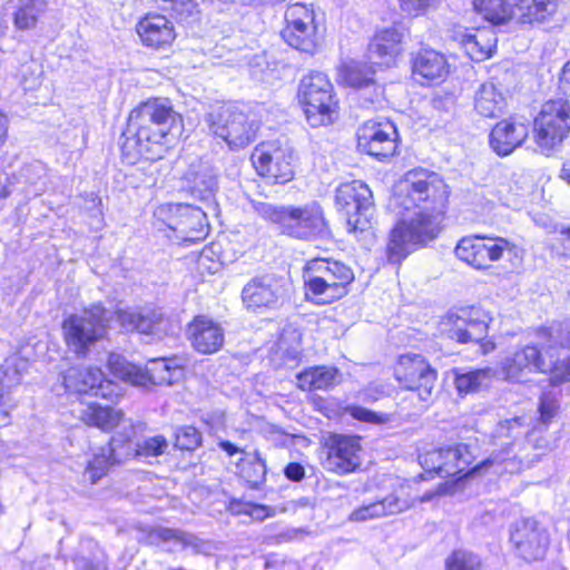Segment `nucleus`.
<instances>
[{"label":"nucleus","mask_w":570,"mask_h":570,"mask_svg":"<svg viewBox=\"0 0 570 570\" xmlns=\"http://www.w3.org/2000/svg\"><path fill=\"white\" fill-rule=\"evenodd\" d=\"M448 197V187L438 174L414 169L405 175L396 186L390 206L413 213L391 232L386 249L390 263L399 264L439 236Z\"/></svg>","instance_id":"nucleus-1"},{"label":"nucleus","mask_w":570,"mask_h":570,"mask_svg":"<svg viewBox=\"0 0 570 570\" xmlns=\"http://www.w3.org/2000/svg\"><path fill=\"white\" fill-rule=\"evenodd\" d=\"M183 128V118L168 99H148L129 114L122 153L132 161L137 157L160 159L177 141Z\"/></svg>","instance_id":"nucleus-2"},{"label":"nucleus","mask_w":570,"mask_h":570,"mask_svg":"<svg viewBox=\"0 0 570 570\" xmlns=\"http://www.w3.org/2000/svg\"><path fill=\"white\" fill-rule=\"evenodd\" d=\"M491 443L493 450L482 465L497 466L499 473L529 469L557 448L548 426L535 423L530 428L524 415L500 421L491 433Z\"/></svg>","instance_id":"nucleus-3"},{"label":"nucleus","mask_w":570,"mask_h":570,"mask_svg":"<svg viewBox=\"0 0 570 570\" xmlns=\"http://www.w3.org/2000/svg\"><path fill=\"white\" fill-rule=\"evenodd\" d=\"M250 205L264 220L276 225L282 234L289 237L308 240L315 237L327 238L331 236L323 208L316 203L296 207L276 206L252 199Z\"/></svg>","instance_id":"nucleus-4"},{"label":"nucleus","mask_w":570,"mask_h":570,"mask_svg":"<svg viewBox=\"0 0 570 570\" xmlns=\"http://www.w3.org/2000/svg\"><path fill=\"white\" fill-rule=\"evenodd\" d=\"M473 7L493 24H503L509 20L532 24L554 14L558 0H473Z\"/></svg>","instance_id":"nucleus-5"},{"label":"nucleus","mask_w":570,"mask_h":570,"mask_svg":"<svg viewBox=\"0 0 570 570\" xmlns=\"http://www.w3.org/2000/svg\"><path fill=\"white\" fill-rule=\"evenodd\" d=\"M108 367L116 377L137 386L173 385L181 376V367L176 358H154L147 363L146 368H141L124 356L111 353Z\"/></svg>","instance_id":"nucleus-6"},{"label":"nucleus","mask_w":570,"mask_h":570,"mask_svg":"<svg viewBox=\"0 0 570 570\" xmlns=\"http://www.w3.org/2000/svg\"><path fill=\"white\" fill-rule=\"evenodd\" d=\"M570 131V102L549 100L541 107L533 121V139L539 151L550 155L557 150Z\"/></svg>","instance_id":"nucleus-7"},{"label":"nucleus","mask_w":570,"mask_h":570,"mask_svg":"<svg viewBox=\"0 0 570 570\" xmlns=\"http://www.w3.org/2000/svg\"><path fill=\"white\" fill-rule=\"evenodd\" d=\"M297 97L312 127L333 121V116L336 114V101L333 96V85L325 73L314 71L303 77Z\"/></svg>","instance_id":"nucleus-8"},{"label":"nucleus","mask_w":570,"mask_h":570,"mask_svg":"<svg viewBox=\"0 0 570 570\" xmlns=\"http://www.w3.org/2000/svg\"><path fill=\"white\" fill-rule=\"evenodd\" d=\"M110 316L111 312L99 304L79 315L69 316L62 325L68 347L75 354L85 356L89 347L105 335Z\"/></svg>","instance_id":"nucleus-9"},{"label":"nucleus","mask_w":570,"mask_h":570,"mask_svg":"<svg viewBox=\"0 0 570 570\" xmlns=\"http://www.w3.org/2000/svg\"><path fill=\"white\" fill-rule=\"evenodd\" d=\"M209 130L223 139L230 150L244 149L256 139L258 126L232 106H222L206 117Z\"/></svg>","instance_id":"nucleus-10"},{"label":"nucleus","mask_w":570,"mask_h":570,"mask_svg":"<svg viewBox=\"0 0 570 570\" xmlns=\"http://www.w3.org/2000/svg\"><path fill=\"white\" fill-rule=\"evenodd\" d=\"M395 379L405 390L416 393L422 407H428L435 399L438 373L422 355H402L395 368Z\"/></svg>","instance_id":"nucleus-11"},{"label":"nucleus","mask_w":570,"mask_h":570,"mask_svg":"<svg viewBox=\"0 0 570 570\" xmlns=\"http://www.w3.org/2000/svg\"><path fill=\"white\" fill-rule=\"evenodd\" d=\"M335 203L346 217L350 232H363L370 226L373 196L367 185L360 180L340 185L336 189Z\"/></svg>","instance_id":"nucleus-12"},{"label":"nucleus","mask_w":570,"mask_h":570,"mask_svg":"<svg viewBox=\"0 0 570 570\" xmlns=\"http://www.w3.org/2000/svg\"><path fill=\"white\" fill-rule=\"evenodd\" d=\"M314 11L303 3L288 6L285 11L286 26L283 39L293 48L313 55L320 47V37L314 23Z\"/></svg>","instance_id":"nucleus-13"},{"label":"nucleus","mask_w":570,"mask_h":570,"mask_svg":"<svg viewBox=\"0 0 570 570\" xmlns=\"http://www.w3.org/2000/svg\"><path fill=\"white\" fill-rule=\"evenodd\" d=\"M168 214L166 225L176 235L177 242L193 244L207 235V213L205 208L188 204L167 205L160 208V215Z\"/></svg>","instance_id":"nucleus-14"},{"label":"nucleus","mask_w":570,"mask_h":570,"mask_svg":"<svg viewBox=\"0 0 570 570\" xmlns=\"http://www.w3.org/2000/svg\"><path fill=\"white\" fill-rule=\"evenodd\" d=\"M490 315L479 307H463L442 321L448 336L458 343L481 342L488 334Z\"/></svg>","instance_id":"nucleus-15"},{"label":"nucleus","mask_w":570,"mask_h":570,"mask_svg":"<svg viewBox=\"0 0 570 570\" xmlns=\"http://www.w3.org/2000/svg\"><path fill=\"white\" fill-rule=\"evenodd\" d=\"M510 242L502 237H487L484 235H473L463 237L456 245L455 256L473 266L474 268H485L491 262L499 261L503 253L510 249Z\"/></svg>","instance_id":"nucleus-16"},{"label":"nucleus","mask_w":570,"mask_h":570,"mask_svg":"<svg viewBox=\"0 0 570 570\" xmlns=\"http://www.w3.org/2000/svg\"><path fill=\"white\" fill-rule=\"evenodd\" d=\"M510 540L519 557L528 562L543 559L550 542L548 530L531 518L513 523Z\"/></svg>","instance_id":"nucleus-17"},{"label":"nucleus","mask_w":570,"mask_h":570,"mask_svg":"<svg viewBox=\"0 0 570 570\" xmlns=\"http://www.w3.org/2000/svg\"><path fill=\"white\" fill-rule=\"evenodd\" d=\"M292 160V150L275 144H263L252 154L257 173L273 184H285L294 177Z\"/></svg>","instance_id":"nucleus-18"},{"label":"nucleus","mask_w":570,"mask_h":570,"mask_svg":"<svg viewBox=\"0 0 570 570\" xmlns=\"http://www.w3.org/2000/svg\"><path fill=\"white\" fill-rule=\"evenodd\" d=\"M324 469L338 475L354 472L361 465L358 436L331 434L325 441Z\"/></svg>","instance_id":"nucleus-19"},{"label":"nucleus","mask_w":570,"mask_h":570,"mask_svg":"<svg viewBox=\"0 0 570 570\" xmlns=\"http://www.w3.org/2000/svg\"><path fill=\"white\" fill-rule=\"evenodd\" d=\"M396 138V128L390 120H368L358 129L357 144L366 154L384 159L395 154Z\"/></svg>","instance_id":"nucleus-20"},{"label":"nucleus","mask_w":570,"mask_h":570,"mask_svg":"<svg viewBox=\"0 0 570 570\" xmlns=\"http://www.w3.org/2000/svg\"><path fill=\"white\" fill-rule=\"evenodd\" d=\"M549 367L546 356L535 345H525L501 361L497 377L519 382L532 371L547 372Z\"/></svg>","instance_id":"nucleus-21"},{"label":"nucleus","mask_w":570,"mask_h":570,"mask_svg":"<svg viewBox=\"0 0 570 570\" xmlns=\"http://www.w3.org/2000/svg\"><path fill=\"white\" fill-rule=\"evenodd\" d=\"M529 136L528 125L515 118L499 121L490 132V146L499 156H508Z\"/></svg>","instance_id":"nucleus-22"},{"label":"nucleus","mask_w":570,"mask_h":570,"mask_svg":"<svg viewBox=\"0 0 570 570\" xmlns=\"http://www.w3.org/2000/svg\"><path fill=\"white\" fill-rule=\"evenodd\" d=\"M118 320L127 331H137L158 337L167 334L170 323L159 309L144 308L140 311H120Z\"/></svg>","instance_id":"nucleus-23"},{"label":"nucleus","mask_w":570,"mask_h":570,"mask_svg":"<svg viewBox=\"0 0 570 570\" xmlns=\"http://www.w3.org/2000/svg\"><path fill=\"white\" fill-rule=\"evenodd\" d=\"M191 193L204 202L206 209H216L215 193L218 188L217 169L208 161L191 164L186 173Z\"/></svg>","instance_id":"nucleus-24"},{"label":"nucleus","mask_w":570,"mask_h":570,"mask_svg":"<svg viewBox=\"0 0 570 570\" xmlns=\"http://www.w3.org/2000/svg\"><path fill=\"white\" fill-rule=\"evenodd\" d=\"M193 347L203 354H212L224 344V330L206 316H196L187 328Z\"/></svg>","instance_id":"nucleus-25"},{"label":"nucleus","mask_w":570,"mask_h":570,"mask_svg":"<svg viewBox=\"0 0 570 570\" xmlns=\"http://www.w3.org/2000/svg\"><path fill=\"white\" fill-rule=\"evenodd\" d=\"M141 42L153 49H164L171 45L176 35L173 23L164 16H147L137 24Z\"/></svg>","instance_id":"nucleus-26"},{"label":"nucleus","mask_w":570,"mask_h":570,"mask_svg":"<svg viewBox=\"0 0 570 570\" xmlns=\"http://www.w3.org/2000/svg\"><path fill=\"white\" fill-rule=\"evenodd\" d=\"M402 33L396 28H387L377 32L368 46L372 63L391 67L401 53Z\"/></svg>","instance_id":"nucleus-27"},{"label":"nucleus","mask_w":570,"mask_h":570,"mask_svg":"<svg viewBox=\"0 0 570 570\" xmlns=\"http://www.w3.org/2000/svg\"><path fill=\"white\" fill-rule=\"evenodd\" d=\"M338 78L344 85L370 90L368 101L375 102L381 96V90L374 81V71L366 63L358 61H350L344 63L338 71Z\"/></svg>","instance_id":"nucleus-28"},{"label":"nucleus","mask_w":570,"mask_h":570,"mask_svg":"<svg viewBox=\"0 0 570 570\" xmlns=\"http://www.w3.org/2000/svg\"><path fill=\"white\" fill-rule=\"evenodd\" d=\"M62 382L66 390L79 394L94 392L99 394L102 390L104 373L98 367L71 366L63 376Z\"/></svg>","instance_id":"nucleus-29"},{"label":"nucleus","mask_w":570,"mask_h":570,"mask_svg":"<svg viewBox=\"0 0 570 570\" xmlns=\"http://www.w3.org/2000/svg\"><path fill=\"white\" fill-rule=\"evenodd\" d=\"M410 507L411 504L407 500L401 499L395 493H391L379 501L355 509L351 513L350 520L356 522H364L373 519L401 513L407 510Z\"/></svg>","instance_id":"nucleus-30"},{"label":"nucleus","mask_w":570,"mask_h":570,"mask_svg":"<svg viewBox=\"0 0 570 570\" xmlns=\"http://www.w3.org/2000/svg\"><path fill=\"white\" fill-rule=\"evenodd\" d=\"M313 271L321 274L308 276L304 282L305 285H348L353 281L352 271L337 262L333 264L324 261L311 262L307 265L306 274Z\"/></svg>","instance_id":"nucleus-31"},{"label":"nucleus","mask_w":570,"mask_h":570,"mask_svg":"<svg viewBox=\"0 0 570 570\" xmlns=\"http://www.w3.org/2000/svg\"><path fill=\"white\" fill-rule=\"evenodd\" d=\"M29 363L26 358L11 356L6 360L0 368V412L8 415L10 407L9 392L21 383L23 373L28 371Z\"/></svg>","instance_id":"nucleus-32"},{"label":"nucleus","mask_w":570,"mask_h":570,"mask_svg":"<svg viewBox=\"0 0 570 570\" xmlns=\"http://www.w3.org/2000/svg\"><path fill=\"white\" fill-rule=\"evenodd\" d=\"M145 540L150 546H158L160 543H175L179 544L183 549L190 548L195 553L203 551L205 542L180 529L154 527L145 531Z\"/></svg>","instance_id":"nucleus-33"},{"label":"nucleus","mask_w":570,"mask_h":570,"mask_svg":"<svg viewBox=\"0 0 570 570\" xmlns=\"http://www.w3.org/2000/svg\"><path fill=\"white\" fill-rule=\"evenodd\" d=\"M443 461L445 463L453 465V476L458 474L468 475L470 473L487 471L489 469H493L495 473H499L497 466H483L482 461L469 469V466L474 462L475 455L472 451V446L465 443L443 448Z\"/></svg>","instance_id":"nucleus-34"},{"label":"nucleus","mask_w":570,"mask_h":570,"mask_svg":"<svg viewBox=\"0 0 570 570\" xmlns=\"http://www.w3.org/2000/svg\"><path fill=\"white\" fill-rule=\"evenodd\" d=\"M413 73L429 80L443 78L448 73V63L443 55L432 49H425L414 57Z\"/></svg>","instance_id":"nucleus-35"},{"label":"nucleus","mask_w":570,"mask_h":570,"mask_svg":"<svg viewBox=\"0 0 570 570\" xmlns=\"http://www.w3.org/2000/svg\"><path fill=\"white\" fill-rule=\"evenodd\" d=\"M462 46L472 60L482 61L491 57L497 47V38L489 29H476L462 37Z\"/></svg>","instance_id":"nucleus-36"},{"label":"nucleus","mask_w":570,"mask_h":570,"mask_svg":"<svg viewBox=\"0 0 570 570\" xmlns=\"http://www.w3.org/2000/svg\"><path fill=\"white\" fill-rule=\"evenodd\" d=\"M475 110L489 118L499 116L505 107V97L493 82L482 83L474 98Z\"/></svg>","instance_id":"nucleus-37"},{"label":"nucleus","mask_w":570,"mask_h":570,"mask_svg":"<svg viewBox=\"0 0 570 570\" xmlns=\"http://www.w3.org/2000/svg\"><path fill=\"white\" fill-rule=\"evenodd\" d=\"M80 420L87 425L97 426L109 431L116 428L122 420V413L110 406L88 404L79 410Z\"/></svg>","instance_id":"nucleus-38"},{"label":"nucleus","mask_w":570,"mask_h":570,"mask_svg":"<svg viewBox=\"0 0 570 570\" xmlns=\"http://www.w3.org/2000/svg\"><path fill=\"white\" fill-rule=\"evenodd\" d=\"M537 335L543 350L542 354L547 358L553 355L551 351L570 345V322H553L547 327H541Z\"/></svg>","instance_id":"nucleus-39"},{"label":"nucleus","mask_w":570,"mask_h":570,"mask_svg":"<svg viewBox=\"0 0 570 570\" xmlns=\"http://www.w3.org/2000/svg\"><path fill=\"white\" fill-rule=\"evenodd\" d=\"M454 384L459 394H469L480 391L482 387H487L492 379L497 377V368L484 367L465 373H459L454 371Z\"/></svg>","instance_id":"nucleus-40"},{"label":"nucleus","mask_w":570,"mask_h":570,"mask_svg":"<svg viewBox=\"0 0 570 570\" xmlns=\"http://www.w3.org/2000/svg\"><path fill=\"white\" fill-rule=\"evenodd\" d=\"M337 375L335 367H311L297 375V384L302 390H326L336 384Z\"/></svg>","instance_id":"nucleus-41"},{"label":"nucleus","mask_w":570,"mask_h":570,"mask_svg":"<svg viewBox=\"0 0 570 570\" xmlns=\"http://www.w3.org/2000/svg\"><path fill=\"white\" fill-rule=\"evenodd\" d=\"M48 8L47 0H21L14 14L13 23L19 30L36 28L39 18Z\"/></svg>","instance_id":"nucleus-42"},{"label":"nucleus","mask_w":570,"mask_h":570,"mask_svg":"<svg viewBox=\"0 0 570 570\" xmlns=\"http://www.w3.org/2000/svg\"><path fill=\"white\" fill-rule=\"evenodd\" d=\"M47 169L40 161H35L23 166L19 173V178L27 186L22 189V193L28 198L36 197L42 194L46 189V177Z\"/></svg>","instance_id":"nucleus-43"},{"label":"nucleus","mask_w":570,"mask_h":570,"mask_svg":"<svg viewBox=\"0 0 570 570\" xmlns=\"http://www.w3.org/2000/svg\"><path fill=\"white\" fill-rule=\"evenodd\" d=\"M242 299L248 311L257 312L276 305L277 294L272 287H243Z\"/></svg>","instance_id":"nucleus-44"},{"label":"nucleus","mask_w":570,"mask_h":570,"mask_svg":"<svg viewBox=\"0 0 570 570\" xmlns=\"http://www.w3.org/2000/svg\"><path fill=\"white\" fill-rule=\"evenodd\" d=\"M240 478L252 489H259L266 481V463L256 452L255 458L252 460H242L238 463Z\"/></svg>","instance_id":"nucleus-45"},{"label":"nucleus","mask_w":570,"mask_h":570,"mask_svg":"<svg viewBox=\"0 0 570 570\" xmlns=\"http://www.w3.org/2000/svg\"><path fill=\"white\" fill-rule=\"evenodd\" d=\"M559 396L560 392L554 389L544 390L541 393L538 405V424L549 426L553 419L558 416L560 411Z\"/></svg>","instance_id":"nucleus-46"},{"label":"nucleus","mask_w":570,"mask_h":570,"mask_svg":"<svg viewBox=\"0 0 570 570\" xmlns=\"http://www.w3.org/2000/svg\"><path fill=\"white\" fill-rule=\"evenodd\" d=\"M422 468L435 472L441 478L453 476V465L443 461V448L434 449L419 456Z\"/></svg>","instance_id":"nucleus-47"},{"label":"nucleus","mask_w":570,"mask_h":570,"mask_svg":"<svg viewBox=\"0 0 570 570\" xmlns=\"http://www.w3.org/2000/svg\"><path fill=\"white\" fill-rule=\"evenodd\" d=\"M306 301L315 305H327L346 295V287H303Z\"/></svg>","instance_id":"nucleus-48"},{"label":"nucleus","mask_w":570,"mask_h":570,"mask_svg":"<svg viewBox=\"0 0 570 570\" xmlns=\"http://www.w3.org/2000/svg\"><path fill=\"white\" fill-rule=\"evenodd\" d=\"M108 452L107 446L100 448L99 452L94 454V459L88 462L86 474L91 483H96L101 479V476L106 474L108 468L115 464Z\"/></svg>","instance_id":"nucleus-49"},{"label":"nucleus","mask_w":570,"mask_h":570,"mask_svg":"<svg viewBox=\"0 0 570 570\" xmlns=\"http://www.w3.org/2000/svg\"><path fill=\"white\" fill-rule=\"evenodd\" d=\"M448 570H481L480 558L466 550H455L446 559Z\"/></svg>","instance_id":"nucleus-50"},{"label":"nucleus","mask_w":570,"mask_h":570,"mask_svg":"<svg viewBox=\"0 0 570 570\" xmlns=\"http://www.w3.org/2000/svg\"><path fill=\"white\" fill-rule=\"evenodd\" d=\"M107 449L115 464H119L131 458L138 456V453L136 452V444H132L129 440H125L121 436L112 438L107 445Z\"/></svg>","instance_id":"nucleus-51"},{"label":"nucleus","mask_w":570,"mask_h":570,"mask_svg":"<svg viewBox=\"0 0 570 570\" xmlns=\"http://www.w3.org/2000/svg\"><path fill=\"white\" fill-rule=\"evenodd\" d=\"M168 442L163 435L147 438L136 444V452L140 458L158 456L165 453Z\"/></svg>","instance_id":"nucleus-52"},{"label":"nucleus","mask_w":570,"mask_h":570,"mask_svg":"<svg viewBox=\"0 0 570 570\" xmlns=\"http://www.w3.org/2000/svg\"><path fill=\"white\" fill-rule=\"evenodd\" d=\"M345 412L357 421L372 424H385L391 419L386 413H377L358 405H348L345 407Z\"/></svg>","instance_id":"nucleus-53"},{"label":"nucleus","mask_w":570,"mask_h":570,"mask_svg":"<svg viewBox=\"0 0 570 570\" xmlns=\"http://www.w3.org/2000/svg\"><path fill=\"white\" fill-rule=\"evenodd\" d=\"M547 364H550V383L553 386L570 381V357L563 361H553V355L549 356Z\"/></svg>","instance_id":"nucleus-54"},{"label":"nucleus","mask_w":570,"mask_h":570,"mask_svg":"<svg viewBox=\"0 0 570 570\" xmlns=\"http://www.w3.org/2000/svg\"><path fill=\"white\" fill-rule=\"evenodd\" d=\"M200 442L202 435L194 426H183L176 433L175 445L180 450H195Z\"/></svg>","instance_id":"nucleus-55"},{"label":"nucleus","mask_w":570,"mask_h":570,"mask_svg":"<svg viewBox=\"0 0 570 570\" xmlns=\"http://www.w3.org/2000/svg\"><path fill=\"white\" fill-rule=\"evenodd\" d=\"M438 0H400L401 9L410 14H419Z\"/></svg>","instance_id":"nucleus-56"},{"label":"nucleus","mask_w":570,"mask_h":570,"mask_svg":"<svg viewBox=\"0 0 570 570\" xmlns=\"http://www.w3.org/2000/svg\"><path fill=\"white\" fill-rule=\"evenodd\" d=\"M285 476L294 482H299L305 476V469L301 463L292 462L284 469Z\"/></svg>","instance_id":"nucleus-57"},{"label":"nucleus","mask_w":570,"mask_h":570,"mask_svg":"<svg viewBox=\"0 0 570 570\" xmlns=\"http://www.w3.org/2000/svg\"><path fill=\"white\" fill-rule=\"evenodd\" d=\"M250 507V511H246L252 517L264 520L267 517L274 515V509L267 505L262 504H248Z\"/></svg>","instance_id":"nucleus-58"},{"label":"nucleus","mask_w":570,"mask_h":570,"mask_svg":"<svg viewBox=\"0 0 570 570\" xmlns=\"http://www.w3.org/2000/svg\"><path fill=\"white\" fill-rule=\"evenodd\" d=\"M219 446L225 451L227 452L229 455H234L238 452H240L242 450L236 446L235 444H233L232 442L229 441H222L219 443Z\"/></svg>","instance_id":"nucleus-59"},{"label":"nucleus","mask_w":570,"mask_h":570,"mask_svg":"<svg viewBox=\"0 0 570 570\" xmlns=\"http://www.w3.org/2000/svg\"><path fill=\"white\" fill-rule=\"evenodd\" d=\"M561 83H570V60L567 61L560 73Z\"/></svg>","instance_id":"nucleus-60"},{"label":"nucleus","mask_w":570,"mask_h":570,"mask_svg":"<svg viewBox=\"0 0 570 570\" xmlns=\"http://www.w3.org/2000/svg\"><path fill=\"white\" fill-rule=\"evenodd\" d=\"M560 234L563 236V247L569 250L566 255H570V225L560 230Z\"/></svg>","instance_id":"nucleus-61"},{"label":"nucleus","mask_w":570,"mask_h":570,"mask_svg":"<svg viewBox=\"0 0 570 570\" xmlns=\"http://www.w3.org/2000/svg\"><path fill=\"white\" fill-rule=\"evenodd\" d=\"M39 76H40V72H38L37 76H35L31 80H29L23 75L22 76L23 77L22 83H23L24 88L26 89H33L37 86H39L40 85Z\"/></svg>","instance_id":"nucleus-62"},{"label":"nucleus","mask_w":570,"mask_h":570,"mask_svg":"<svg viewBox=\"0 0 570 570\" xmlns=\"http://www.w3.org/2000/svg\"><path fill=\"white\" fill-rule=\"evenodd\" d=\"M481 348L483 354H488L495 348V344L492 341H485L481 343Z\"/></svg>","instance_id":"nucleus-63"},{"label":"nucleus","mask_w":570,"mask_h":570,"mask_svg":"<svg viewBox=\"0 0 570 570\" xmlns=\"http://www.w3.org/2000/svg\"><path fill=\"white\" fill-rule=\"evenodd\" d=\"M561 178L567 180L570 185V160L563 165L561 170Z\"/></svg>","instance_id":"nucleus-64"}]
</instances>
